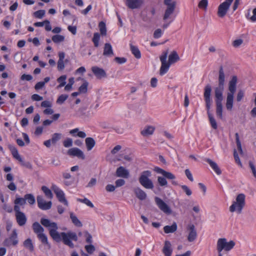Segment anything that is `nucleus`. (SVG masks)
Instances as JSON below:
<instances>
[{"mask_svg":"<svg viewBox=\"0 0 256 256\" xmlns=\"http://www.w3.org/2000/svg\"><path fill=\"white\" fill-rule=\"evenodd\" d=\"M216 114L220 119L222 118V102H216Z\"/></svg>","mask_w":256,"mask_h":256,"instance_id":"obj_28","label":"nucleus"},{"mask_svg":"<svg viewBox=\"0 0 256 256\" xmlns=\"http://www.w3.org/2000/svg\"><path fill=\"white\" fill-rule=\"evenodd\" d=\"M45 14V10H38L34 13V16L36 18H41Z\"/></svg>","mask_w":256,"mask_h":256,"instance_id":"obj_47","label":"nucleus"},{"mask_svg":"<svg viewBox=\"0 0 256 256\" xmlns=\"http://www.w3.org/2000/svg\"><path fill=\"white\" fill-rule=\"evenodd\" d=\"M26 200L28 201V202L30 204H33L35 203L36 200L34 196L32 194H26L24 196Z\"/></svg>","mask_w":256,"mask_h":256,"instance_id":"obj_39","label":"nucleus"},{"mask_svg":"<svg viewBox=\"0 0 256 256\" xmlns=\"http://www.w3.org/2000/svg\"><path fill=\"white\" fill-rule=\"evenodd\" d=\"M252 14L253 15L250 17V20L252 22H256V8L252 10Z\"/></svg>","mask_w":256,"mask_h":256,"instance_id":"obj_64","label":"nucleus"},{"mask_svg":"<svg viewBox=\"0 0 256 256\" xmlns=\"http://www.w3.org/2000/svg\"><path fill=\"white\" fill-rule=\"evenodd\" d=\"M225 76L222 67L221 66L219 70L218 86L214 88V96L216 102H222L223 92L224 90Z\"/></svg>","mask_w":256,"mask_h":256,"instance_id":"obj_4","label":"nucleus"},{"mask_svg":"<svg viewBox=\"0 0 256 256\" xmlns=\"http://www.w3.org/2000/svg\"><path fill=\"white\" fill-rule=\"evenodd\" d=\"M162 251L165 256H171L172 250L171 244L169 241H165Z\"/></svg>","mask_w":256,"mask_h":256,"instance_id":"obj_22","label":"nucleus"},{"mask_svg":"<svg viewBox=\"0 0 256 256\" xmlns=\"http://www.w3.org/2000/svg\"><path fill=\"white\" fill-rule=\"evenodd\" d=\"M244 206L245 196L244 194H240L237 196L236 201L230 206V211L232 212H236L237 214H240Z\"/></svg>","mask_w":256,"mask_h":256,"instance_id":"obj_5","label":"nucleus"},{"mask_svg":"<svg viewBox=\"0 0 256 256\" xmlns=\"http://www.w3.org/2000/svg\"><path fill=\"white\" fill-rule=\"evenodd\" d=\"M235 246V242L233 240L227 241L225 238L218 239L216 243L217 251H230Z\"/></svg>","mask_w":256,"mask_h":256,"instance_id":"obj_7","label":"nucleus"},{"mask_svg":"<svg viewBox=\"0 0 256 256\" xmlns=\"http://www.w3.org/2000/svg\"><path fill=\"white\" fill-rule=\"evenodd\" d=\"M62 136V134L60 133H54L52 134V138L50 139L52 144L55 145L61 139Z\"/></svg>","mask_w":256,"mask_h":256,"instance_id":"obj_31","label":"nucleus"},{"mask_svg":"<svg viewBox=\"0 0 256 256\" xmlns=\"http://www.w3.org/2000/svg\"><path fill=\"white\" fill-rule=\"evenodd\" d=\"M42 190L48 198L52 199L53 198V194L51 190L49 189L47 186H42Z\"/></svg>","mask_w":256,"mask_h":256,"instance_id":"obj_33","label":"nucleus"},{"mask_svg":"<svg viewBox=\"0 0 256 256\" xmlns=\"http://www.w3.org/2000/svg\"><path fill=\"white\" fill-rule=\"evenodd\" d=\"M154 130L155 128L154 126H146L140 132V134L142 136L148 137L154 134Z\"/></svg>","mask_w":256,"mask_h":256,"instance_id":"obj_19","label":"nucleus"},{"mask_svg":"<svg viewBox=\"0 0 256 256\" xmlns=\"http://www.w3.org/2000/svg\"><path fill=\"white\" fill-rule=\"evenodd\" d=\"M204 160L208 163L211 168L213 169V170L216 172V173L217 174L220 175L222 174V172L220 168H218L216 163L212 161V160L208 158H205Z\"/></svg>","mask_w":256,"mask_h":256,"instance_id":"obj_23","label":"nucleus"},{"mask_svg":"<svg viewBox=\"0 0 256 256\" xmlns=\"http://www.w3.org/2000/svg\"><path fill=\"white\" fill-rule=\"evenodd\" d=\"M88 82H84L79 88L78 90L80 93H86L87 92Z\"/></svg>","mask_w":256,"mask_h":256,"instance_id":"obj_44","label":"nucleus"},{"mask_svg":"<svg viewBox=\"0 0 256 256\" xmlns=\"http://www.w3.org/2000/svg\"><path fill=\"white\" fill-rule=\"evenodd\" d=\"M158 182L159 184L162 186H166L168 184V182L166 180V178H165L164 176H158Z\"/></svg>","mask_w":256,"mask_h":256,"instance_id":"obj_45","label":"nucleus"},{"mask_svg":"<svg viewBox=\"0 0 256 256\" xmlns=\"http://www.w3.org/2000/svg\"><path fill=\"white\" fill-rule=\"evenodd\" d=\"M52 40L55 43H59L64 41V36L62 35L56 34L52 36Z\"/></svg>","mask_w":256,"mask_h":256,"instance_id":"obj_37","label":"nucleus"},{"mask_svg":"<svg viewBox=\"0 0 256 256\" xmlns=\"http://www.w3.org/2000/svg\"><path fill=\"white\" fill-rule=\"evenodd\" d=\"M38 237L42 243L48 245L49 247L50 246L48 240L47 236L43 232L38 235Z\"/></svg>","mask_w":256,"mask_h":256,"instance_id":"obj_38","label":"nucleus"},{"mask_svg":"<svg viewBox=\"0 0 256 256\" xmlns=\"http://www.w3.org/2000/svg\"><path fill=\"white\" fill-rule=\"evenodd\" d=\"M143 2V0H126V4L128 8L135 9L140 8Z\"/></svg>","mask_w":256,"mask_h":256,"instance_id":"obj_18","label":"nucleus"},{"mask_svg":"<svg viewBox=\"0 0 256 256\" xmlns=\"http://www.w3.org/2000/svg\"><path fill=\"white\" fill-rule=\"evenodd\" d=\"M130 50L132 52V54L134 55V56L136 58H141V54L138 48L136 46H134L132 44H130Z\"/></svg>","mask_w":256,"mask_h":256,"instance_id":"obj_29","label":"nucleus"},{"mask_svg":"<svg viewBox=\"0 0 256 256\" xmlns=\"http://www.w3.org/2000/svg\"><path fill=\"white\" fill-rule=\"evenodd\" d=\"M162 32L160 28L156 29L154 32V38H158L161 37Z\"/></svg>","mask_w":256,"mask_h":256,"instance_id":"obj_53","label":"nucleus"},{"mask_svg":"<svg viewBox=\"0 0 256 256\" xmlns=\"http://www.w3.org/2000/svg\"><path fill=\"white\" fill-rule=\"evenodd\" d=\"M114 60L119 64H122L126 62V59L124 58L116 57Z\"/></svg>","mask_w":256,"mask_h":256,"instance_id":"obj_56","label":"nucleus"},{"mask_svg":"<svg viewBox=\"0 0 256 256\" xmlns=\"http://www.w3.org/2000/svg\"><path fill=\"white\" fill-rule=\"evenodd\" d=\"M244 96V92L242 90H239L237 94L236 98L237 102H239L241 101L242 98H243Z\"/></svg>","mask_w":256,"mask_h":256,"instance_id":"obj_57","label":"nucleus"},{"mask_svg":"<svg viewBox=\"0 0 256 256\" xmlns=\"http://www.w3.org/2000/svg\"><path fill=\"white\" fill-rule=\"evenodd\" d=\"M208 117L212 127L214 129H216L218 128L216 122L210 112H208Z\"/></svg>","mask_w":256,"mask_h":256,"instance_id":"obj_36","label":"nucleus"},{"mask_svg":"<svg viewBox=\"0 0 256 256\" xmlns=\"http://www.w3.org/2000/svg\"><path fill=\"white\" fill-rule=\"evenodd\" d=\"M176 226L177 225H166L164 228V232L166 234L174 232L177 229Z\"/></svg>","mask_w":256,"mask_h":256,"instance_id":"obj_32","label":"nucleus"},{"mask_svg":"<svg viewBox=\"0 0 256 256\" xmlns=\"http://www.w3.org/2000/svg\"><path fill=\"white\" fill-rule=\"evenodd\" d=\"M8 148L10 150L13 157L21 162L22 164L24 165L23 164V160L19 154L16 148L12 145H9Z\"/></svg>","mask_w":256,"mask_h":256,"instance_id":"obj_20","label":"nucleus"},{"mask_svg":"<svg viewBox=\"0 0 256 256\" xmlns=\"http://www.w3.org/2000/svg\"><path fill=\"white\" fill-rule=\"evenodd\" d=\"M116 187L112 184H108L106 186V190L108 192H112L114 191Z\"/></svg>","mask_w":256,"mask_h":256,"instance_id":"obj_61","label":"nucleus"},{"mask_svg":"<svg viewBox=\"0 0 256 256\" xmlns=\"http://www.w3.org/2000/svg\"><path fill=\"white\" fill-rule=\"evenodd\" d=\"M208 5V0H200L198 4V6L200 8H203L206 10Z\"/></svg>","mask_w":256,"mask_h":256,"instance_id":"obj_50","label":"nucleus"},{"mask_svg":"<svg viewBox=\"0 0 256 256\" xmlns=\"http://www.w3.org/2000/svg\"><path fill=\"white\" fill-rule=\"evenodd\" d=\"M185 174H186V177L188 178L190 180L191 182H192L194 180L192 174L188 169H186L185 170Z\"/></svg>","mask_w":256,"mask_h":256,"instance_id":"obj_62","label":"nucleus"},{"mask_svg":"<svg viewBox=\"0 0 256 256\" xmlns=\"http://www.w3.org/2000/svg\"><path fill=\"white\" fill-rule=\"evenodd\" d=\"M16 217L18 224H26V218L24 212H19L17 214H16Z\"/></svg>","mask_w":256,"mask_h":256,"instance_id":"obj_27","label":"nucleus"},{"mask_svg":"<svg viewBox=\"0 0 256 256\" xmlns=\"http://www.w3.org/2000/svg\"><path fill=\"white\" fill-rule=\"evenodd\" d=\"M175 8L176 6H174L166 8L163 16V20H166L168 18H170V15L172 14L174 11Z\"/></svg>","mask_w":256,"mask_h":256,"instance_id":"obj_25","label":"nucleus"},{"mask_svg":"<svg viewBox=\"0 0 256 256\" xmlns=\"http://www.w3.org/2000/svg\"><path fill=\"white\" fill-rule=\"evenodd\" d=\"M92 71L98 78L100 79L106 76V74L104 70L98 66H92Z\"/></svg>","mask_w":256,"mask_h":256,"instance_id":"obj_14","label":"nucleus"},{"mask_svg":"<svg viewBox=\"0 0 256 256\" xmlns=\"http://www.w3.org/2000/svg\"><path fill=\"white\" fill-rule=\"evenodd\" d=\"M14 203L15 204H18L20 206H24L26 204V200L25 197L22 198H16L14 200Z\"/></svg>","mask_w":256,"mask_h":256,"instance_id":"obj_42","label":"nucleus"},{"mask_svg":"<svg viewBox=\"0 0 256 256\" xmlns=\"http://www.w3.org/2000/svg\"><path fill=\"white\" fill-rule=\"evenodd\" d=\"M33 230L34 232L37 234V235L42 233L44 230L41 225H33Z\"/></svg>","mask_w":256,"mask_h":256,"instance_id":"obj_43","label":"nucleus"},{"mask_svg":"<svg viewBox=\"0 0 256 256\" xmlns=\"http://www.w3.org/2000/svg\"><path fill=\"white\" fill-rule=\"evenodd\" d=\"M63 145L65 148H69L72 145V140L70 138H67L63 142Z\"/></svg>","mask_w":256,"mask_h":256,"instance_id":"obj_49","label":"nucleus"},{"mask_svg":"<svg viewBox=\"0 0 256 256\" xmlns=\"http://www.w3.org/2000/svg\"><path fill=\"white\" fill-rule=\"evenodd\" d=\"M64 68V60H58V70H62Z\"/></svg>","mask_w":256,"mask_h":256,"instance_id":"obj_59","label":"nucleus"},{"mask_svg":"<svg viewBox=\"0 0 256 256\" xmlns=\"http://www.w3.org/2000/svg\"><path fill=\"white\" fill-rule=\"evenodd\" d=\"M243 42V40L242 39H238L234 40L232 42V46L235 48L238 47L240 45H241Z\"/></svg>","mask_w":256,"mask_h":256,"instance_id":"obj_58","label":"nucleus"},{"mask_svg":"<svg viewBox=\"0 0 256 256\" xmlns=\"http://www.w3.org/2000/svg\"><path fill=\"white\" fill-rule=\"evenodd\" d=\"M234 0H225L218 7V16L220 18H224L226 14Z\"/></svg>","mask_w":256,"mask_h":256,"instance_id":"obj_8","label":"nucleus"},{"mask_svg":"<svg viewBox=\"0 0 256 256\" xmlns=\"http://www.w3.org/2000/svg\"><path fill=\"white\" fill-rule=\"evenodd\" d=\"M212 92V88L210 85H207L204 88V100H211L210 94Z\"/></svg>","mask_w":256,"mask_h":256,"instance_id":"obj_30","label":"nucleus"},{"mask_svg":"<svg viewBox=\"0 0 256 256\" xmlns=\"http://www.w3.org/2000/svg\"><path fill=\"white\" fill-rule=\"evenodd\" d=\"M100 38V34L96 32L94 34V37L92 38V42L94 44V46L96 47H98L99 46V40Z\"/></svg>","mask_w":256,"mask_h":256,"instance_id":"obj_41","label":"nucleus"},{"mask_svg":"<svg viewBox=\"0 0 256 256\" xmlns=\"http://www.w3.org/2000/svg\"><path fill=\"white\" fill-rule=\"evenodd\" d=\"M180 187L183 190L184 192L188 196H190L192 194V190H190V188L186 185H182L180 186Z\"/></svg>","mask_w":256,"mask_h":256,"instance_id":"obj_51","label":"nucleus"},{"mask_svg":"<svg viewBox=\"0 0 256 256\" xmlns=\"http://www.w3.org/2000/svg\"><path fill=\"white\" fill-rule=\"evenodd\" d=\"M168 54V50H167L163 52L160 57L162 63L160 70V76H163L168 72L172 64H174L180 60V57L177 52L174 50L168 56V62H166Z\"/></svg>","mask_w":256,"mask_h":256,"instance_id":"obj_2","label":"nucleus"},{"mask_svg":"<svg viewBox=\"0 0 256 256\" xmlns=\"http://www.w3.org/2000/svg\"><path fill=\"white\" fill-rule=\"evenodd\" d=\"M235 136H236V146H237L238 149V151L240 153H242V148L241 143H240V138H239L238 134V133H236L235 134Z\"/></svg>","mask_w":256,"mask_h":256,"instance_id":"obj_46","label":"nucleus"},{"mask_svg":"<svg viewBox=\"0 0 256 256\" xmlns=\"http://www.w3.org/2000/svg\"><path fill=\"white\" fill-rule=\"evenodd\" d=\"M187 232H188V240L190 242L194 241L197 236L194 226V225H190L187 228Z\"/></svg>","mask_w":256,"mask_h":256,"instance_id":"obj_13","label":"nucleus"},{"mask_svg":"<svg viewBox=\"0 0 256 256\" xmlns=\"http://www.w3.org/2000/svg\"><path fill=\"white\" fill-rule=\"evenodd\" d=\"M154 200L159 208L164 213L167 214H172V211L170 208L161 198L156 197Z\"/></svg>","mask_w":256,"mask_h":256,"instance_id":"obj_10","label":"nucleus"},{"mask_svg":"<svg viewBox=\"0 0 256 256\" xmlns=\"http://www.w3.org/2000/svg\"><path fill=\"white\" fill-rule=\"evenodd\" d=\"M115 183L116 187H120L125 184V181L123 179H118L116 181Z\"/></svg>","mask_w":256,"mask_h":256,"instance_id":"obj_60","label":"nucleus"},{"mask_svg":"<svg viewBox=\"0 0 256 256\" xmlns=\"http://www.w3.org/2000/svg\"><path fill=\"white\" fill-rule=\"evenodd\" d=\"M70 218L72 222L74 224H80V221L78 219L77 217L73 214V213H70Z\"/></svg>","mask_w":256,"mask_h":256,"instance_id":"obj_54","label":"nucleus"},{"mask_svg":"<svg viewBox=\"0 0 256 256\" xmlns=\"http://www.w3.org/2000/svg\"><path fill=\"white\" fill-rule=\"evenodd\" d=\"M134 192L136 196L140 200H144L146 198V193L140 188H136L134 190Z\"/></svg>","mask_w":256,"mask_h":256,"instance_id":"obj_24","label":"nucleus"},{"mask_svg":"<svg viewBox=\"0 0 256 256\" xmlns=\"http://www.w3.org/2000/svg\"><path fill=\"white\" fill-rule=\"evenodd\" d=\"M206 102V106L207 110V113L208 115V112H210V108L211 107L212 103V100H204Z\"/></svg>","mask_w":256,"mask_h":256,"instance_id":"obj_55","label":"nucleus"},{"mask_svg":"<svg viewBox=\"0 0 256 256\" xmlns=\"http://www.w3.org/2000/svg\"><path fill=\"white\" fill-rule=\"evenodd\" d=\"M47 226L51 237L57 242L62 241L63 243L70 248H74L72 241L76 242L78 238L76 232H59L57 225H44Z\"/></svg>","mask_w":256,"mask_h":256,"instance_id":"obj_1","label":"nucleus"},{"mask_svg":"<svg viewBox=\"0 0 256 256\" xmlns=\"http://www.w3.org/2000/svg\"><path fill=\"white\" fill-rule=\"evenodd\" d=\"M24 246L25 248L28 249L30 250H34V246L32 243V240L30 238H28L24 242Z\"/></svg>","mask_w":256,"mask_h":256,"instance_id":"obj_35","label":"nucleus"},{"mask_svg":"<svg viewBox=\"0 0 256 256\" xmlns=\"http://www.w3.org/2000/svg\"><path fill=\"white\" fill-rule=\"evenodd\" d=\"M38 206L42 210H48L51 208L52 203L51 201L46 202L42 196H38L36 198Z\"/></svg>","mask_w":256,"mask_h":256,"instance_id":"obj_11","label":"nucleus"},{"mask_svg":"<svg viewBox=\"0 0 256 256\" xmlns=\"http://www.w3.org/2000/svg\"><path fill=\"white\" fill-rule=\"evenodd\" d=\"M116 174L118 177L128 178L130 176V172L125 168L120 166L116 169Z\"/></svg>","mask_w":256,"mask_h":256,"instance_id":"obj_17","label":"nucleus"},{"mask_svg":"<svg viewBox=\"0 0 256 256\" xmlns=\"http://www.w3.org/2000/svg\"><path fill=\"white\" fill-rule=\"evenodd\" d=\"M152 176V172L150 170H144L142 172L138 180L140 184L147 189H152L154 184L152 180L150 178Z\"/></svg>","mask_w":256,"mask_h":256,"instance_id":"obj_6","label":"nucleus"},{"mask_svg":"<svg viewBox=\"0 0 256 256\" xmlns=\"http://www.w3.org/2000/svg\"><path fill=\"white\" fill-rule=\"evenodd\" d=\"M18 242L17 240V233L16 230L12 231V233L10 238L6 240L4 242V245L8 246L11 245H16Z\"/></svg>","mask_w":256,"mask_h":256,"instance_id":"obj_15","label":"nucleus"},{"mask_svg":"<svg viewBox=\"0 0 256 256\" xmlns=\"http://www.w3.org/2000/svg\"><path fill=\"white\" fill-rule=\"evenodd\" d=\"M98 26L100 28V34L102 35H106V24L104 22H101L99 23Z\"/></svg>","mask_w":256,"mask_h":256,"instance_id":"obj_40","label":"nucleus"},{"mask_svg":"<svg viewBox=\"0 0 256 256\" xmlns=\"http://www.w3.org/2000/svg\"><path fill=\"white\" fill-rule=\"evenodd\" d=\"M66 75H62L57 79L58 82L60 83V84L57 86V88H60L65 86V84H66Z\"/></svg>","mask_w":256,"mask_h":256,"instance_id":"obj_34","label":"nucleus"},{"mask_svg":"<svg viewBox=\"0 0 256 256\" xmlns=\"http://www.w3.org/2000/svg\"><path fill=\"white\" fill-rule=\"evenodd\" d=\"M20 78L22 80L30 81L32 79V76L30 74H24L21 76Z\"/></svg>","mask_w":256,"mask_h":256,"instance_id":"obj_63","label":"nucleus"},{"mask_svg":"<svg viewBox=\"0 0 256 256\" xmlns=\"http://www.w3.org/2000/svg\"><path fill=\"white\" fill-rule=\"evenodd\" d=\"M157 173L162 174L165 178L168 180H173L176 178V176L170 172H166L158 167H156L154 169Z\"/></svg>","mask_w":256,"mask_h":256,"instance_id":"obj_16","label":"nucleus"},{"mask_svg":"<svg viewBox=\"0 0 256 256\" xmlns=\"http://www.w3.org/2000/svg\"><path fill=\"white\" fill-rule=\"evenodd\" d=\"M85 249L86 252L90 254H92L95 250L94 246L92 244L86 245L85 246Z\"/></svg>","mask_w":256,"mask_h":256,"instance_id":"obj_52","label":"nucleus"},{"mask_svg":"<svg viewBox=\"0 0 256 256\" xmlns=\"http://www.w3.org/2000/svg\"><path fill=\"white\" fill-rule=\"evenodd\" d=\"M52 189L56 194L58 200L60 202L63 203L66 206H68V202L65 198L64 194L63 191L60 190L58 186L54 184L52 186Z\"/></svg>","mask_w":256,"mask_h":256,"instance_id":"obj_9","label":"nucleus"},{"mask_svg":"<svg viewBox=\"0 0 256 256\" xmlns=\"http://www.w3.org/2000/svg\"><path fill=\"white\" fill-rule=\"evenodd\" d=\"M68 154L70 156H76L82 160L85 158V156L83 152L77 148H73L69 149L68 151Z\"/></svg>","mask_w":256,"mask_h":256,"instance_id":"obj_12","label":"nucleus"},{"mask_svg":"<svg viewBox=\"0 0 256 256\" xmlns=\"http://www.w3.org/2000/svg\"><path fill=\"white\" fill-rule=\"evenodd\" d=\"M68 98V95L67 94H61L57 99L56 102L58 104H62Z\"/></svg>","mask_w":256,"mask_h":256,"instance_id":"obj_48","label":"nucleus"},{"mask_svg":"<svg viewBox=\"0 0 256 256\" xmlns=\"http://www.w3.org/2000/svg\"><path fill=\"white\" fill-rule=\"evenodd\" d=\"M103 55L108 57H112L114 55L112 45L110 43L104 44Z\"/></svg>","mask_w":256,"mask_h":256,"instance_id":"obj_21","label":"nucleus"},{"mask_svg":"<svg viewBox=\"0 0 256 256\" xmlns=\"http://www.w3.org/2000/svg\"><path fill=\"white\" fill-rule=\"evenodd\" d=\"M237 83V77L232 76V79L228 82V92L226 94V109L231 111L233 107L234 96L236 91Z\"/></svg>","mask_w":256,"mask_h":256,"instance_id":"obj_3","label":"nucleus"},{"mask_svg":"<svg viewBox=\"0 0 256 256\" xmlns=\"http://www.w3.org/2000/svg\"><path fill=\"white\" fill-rule=\"evenodd\" d=\"M85 143L88 150H90L96 145V142L92 138H87L85 140Z\"/></svg>","mask_w":256,"mask_h":256,"instance_id":"obj_26","label":"nucleus"}]
</instances>
